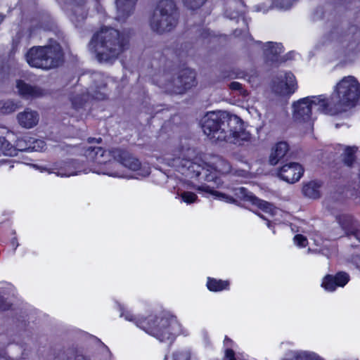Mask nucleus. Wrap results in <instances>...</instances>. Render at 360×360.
Wrapping results in <instances>:
<instances>
[{
    "label": "nucleus",
    "mask_w": 360,
    "mask_h": 360,
    "mask_svg": "<svg viewBox=\"0 0 360 360\" xmlns=\"http://www.w3.org/2000/svg\"><path fill=\"white\" fill-rule=\"evenodd\" d=\"M84 156L86 167L77 160H70L56 162L51 167L34 165V167L41 172L55 174L60 177L91 172L116 178L139 179L150 173L148 166L141 165L138 159L120 148L105 150L101 147L91 146L85 150Z\"/></svg>",
    "instance_id": "obj_1"
},
{
    "label": "nucleus",
    "mask_w": 360,
    "mask_h": 360,
    "mask_svg": "<svg viewBox=\"0 0 360 360\" xmlns=\"http://www.w3.org/2000/svg\"><path fill=\"white\" fill-rule=\"evenodd\" d=\"M204 134L214 141H226L241 145L251 139L243 127L242 120L225 111L207 112L202 119Z\"/></svg>",
    "instance_id": "obj_2"
},
{
    "label": "nucleus",
    "mask_w": 360,
    "mask_h": 360,
    "mask_svg": "<svg viewBox=\"0 0 360 360\" xmlns=\"http://www.w3.org/2000/svg\"><path fill=\"white\" fill-rule=\"evenodd\" d=\"M120 316L160 342L172 341L181 332L180 323L173 316L155 314L137 316L122 307H120Z\"/></svg>",
    "instance_id": "obj_3"
},
{
    "label": "nucleus",
    "mask_w": 360,
    "mask_h": 360,
    "mask_svg": "<svg viewBox=\"0 0 360 360\" xmlns=\"http://www.w3.org/2000/svg\"><path fill=\"white\" fill-rule=\"evenodd\" d=\"M169 165L181 169L182 173L188 172L196 177L203 174L207 181H216L217 173L226 174L231 171L229 163L221 158L213 157L210 162H205L193 149L184 151L181 157L174 158Z\"/></svg>",
    "instance_id": "obj_4"
},
{
    "label": "nucleus",
    "mask_w": 360,
    "mask_h": 360,
    "mask_svg": "<svg viewBox=\"0 0 360 360\" xmlns=\"http://www.w3.org/2000/svg\"><path fill=\"white\" fill-rule=\"evenodd\" d=\"M127 39L120 35L117 30L102 28L92 37L89 48L101 63H110L122 51Z\"/></svg>",
    "instance_id": "obj_5"
},
{
    "label": "nucleus",
    "mask_w": 360,
    "mask_h": 360,
    "mask_svg": "<svg viewBox=\"0 0 360 360\" xmlns=\"http://www.w3.org/2000/svg\"><path fill=\"white\" fill-rule=\"evenodd\" d=\"M359 96L360 84L357 79L353 76L343 77L334 87L330 97H326L330 115H336L352 107Z\"/></svg>",
    "instance_id": "obj_6"
},
{
    "label": "nucleus",
    "mask_w": 360,
    "mask_h": 360,
    "mask_svg": "<svg viewBox=\"0 0 360 360\" xmlns=\"http://www.w3.org/2000/svg\"><path fill=\"white\" fill-rule=\"evenodd\" d=\"M199 191L205 192L210 193L216 197V198L229 203H234L236 202V198L243 200L244 201L250 202L252 205H255L259 207L262 210L266 213L274 216L281 212V211L273 205L262 200L255 197L252 193L248 192L245 188H235L233 189V195L223 193L217 191H214L210 186H202L197 188Z\"/></svg>",
    "instance_id": "obj_7"
},
{
    "label": "nucleus",
    "mask_w": 360,
    "mask_h": 360,
    "mask_svg": "<svg viewBox=\"0 0 360 360\" xmlns=\"http://www.w3.org/2000/svg\"><path fill=\"white\" fill-rule=\"evenodd\" d=\"M25 56L30 66L41 69L57 67L63 60L61 48L56 42L49 46L32 47Z\"/></svg>",
    "instance_id": "obj_8"
},
{
    "label": "nucleus",
    "mask_w": 360,
    "mask_h": 360,
    "mask_svg": "<svg viewBox=\"0 0 360 360\" xmlns=\"http://www.w3.org/2000/svg\"><path fill=\"white\" fill-rule=\"evenodd\" d=\"M327 103L326 96L323 95L308 96L293 103L292 117L294 121L300 124L305 123L311 127L313 110L330 115Z\"/></svg>",
    "instance_id": "obj_9"
},
{
    "label": "nucleus",
    "mask_w": 360,
    "mask_h": 360,
    "mask_svg": "<svg viewBox=\"0 0 360 360\" xmlns=\"http://www.w3.org/2000/svg\"><path fill=\"white\" fill-rule=\"evenodd\" d=\"M175 8L172 0H160L150 20L151 29L160 34L171 31L177 22Z\"/></svg>",
    "instance_id": "obj_10"
},
{
    "label": "nucleus",
    "mask_w": 360,
    "mask_h": 360,
    "mask_svg": "<svg viewBox=\"0 0 360 360\" xmlns=\"http://www.w3.org/2000/svg\"><path fill=\"white\" fill-rule=\"evenodd\" d=\"M195 84V74L191 69L183 70L179 77L172 82H169L163 88L169 93L183 94Z\"/></svg>",
    "instance_id": "obj_11"
},
{
    "label": "nucleus",
    "mask_w": 360,
    "mask_h": 360,
    "mask_svg": "<svg viewBox=\"0 0 360 360\" xmlns=\"http://www.w3.org/2000/svg\"><path fill=\"white\" fill-rule=\"evenodd\" d=\"M296 89V79L291 72L281 73L273 81L272 91L277 95L290 96Z\"/></svg>",
    "instance_id": "obj_12"
},
{
    "label": "nucleus",
    "mask_w": 360,
    "mask_h": 360,
    "mask_svg": "<svg viewBox=\"0 0 360 360\" xmlns=\"http://www.w3.org/2000/svg\"><path fill=\"white\" fill-rule=\"evenodd\" d=\"M303 173L304 169L301 165L297 162H289L280 168L278 175L283 181L294 184L300 180Z\"/></svg>",
    "instance_id": "obj_13"
},
{
    "label": "nucleus",
    "mask_w": 360,
    "mask_h": 360,
    "mask_svg": "<svg viewBox=\"0 0 360 360\" xmlns=\"http://www.w3.org/2000/svg\"><path fill=\"white\" fill-rule=\"evenodd\" d=\"M336 220L346 235L354 236L360 240L359 224L351 215L341 213L336 216Z\"/></svg>",
    "instance_id": "obj_14"
},
{
    "label": "nucleus",
    "mask_w": 360,
    "mask_h": 360,
    "mask_svg": "<svg viewBox=\"0 0 360 360\" xmlns=\"http://www.w3.org/2000/svg\"><path fill=\"white\" fill-rule=\"evenodd\" d=\"M349 275L345 272H339L335 276L327 275L322 281L321 286L326 291L333 292L337 287H344L349 281Z\"/></svg>",
    "instance_id": "obj_15"
},
{
    "label": "nucleus",
    "mask_w": 360,
    "mask_h": 360,
    "mask_svg": "<svg viewBox=\"0 0 360 360\" xmlns=\"http://www.w3.org/2000/svg\"><path fill=\"white\" fill-rule=\"evenodd\" d=\"M17 119L21 127L31 129L37 124L39 117L36 111L26 109L18 114Z\"/></svg>",
    "instance_id": "obj_16"
},
{
    "label": "nucleus",
    "mask_w": 360,
    "mask_h": 360,
    "mask_svg": "<svg viewBox=\"0 0 360 360\" xmlns=\"http://www.w3.org/2000/svg\"><path fill=\"white\" fill-rule=\"evenodd\" d=\"M16 87L19 94L25 98H34L44 95V91L40 88L20 80L17 82Z\"/></svg>",
    "instance_id": "obj_17"
},
{
    "label": "nucleus",
    "mask_w": 360,
    "mask_h": 360,
    "mask_svg": "<svg viewBox=\"0 0 360 360\" xmlns=\"http://www.w3.org/2000/svg\"><path fill=\"white\" fill-rule=\"evenodd\" d=\"M94 79L96 84L90 87L89 94L92 97L97 100H103L105 98V85L104 77L100 74L94 75Z\"/></svg>",
    "instance_id": "obj_18"
},
{
    "label": "nucleus",
    "mask_w": 360,
    "mask_h": 360,
    "mask_svg": "<svg viewBox=\"0 0 360 360\" xmlns=\"http://www.w3.org/2000/svg\"><path fill=\"white\" fill-rule=\"evenodd\" d=\"M136 0H116L117 18L123 20L133 11Z\"/></svg>",
    "instance_id": "obj_19"
},
{
    "label": "nucleus",
    "mask_w": 360,
    "mask_h": 360,
    "mask_svg": "<svg viewBox=\"0 0 360 360\" xmlns=\"http://www.w3.org/2000/svg\"><path fill=\"white\" fill-rule=\"evenodd\" d=\"M288 149V145L285 142L281 141L276 143L273 147L269 156L270 164L276 165L280 160L285 157Z\"/></svg>",
    "instance_id": "obj_20"
},
{
    "label": "nucleus",
    "mask_w": 360,
    "mask_h": 360,
    "mask_svg": "<svg viewBox=\"0 0 360 360\" xmlns=\"http://www.w3.org/2000/svg\"><path fill=\"white\" fill-rule=\"evenodd\" d=\"M321 184L316 181H311L304 184L302 188L303 194L309 198L316 199L320 197Z\"/></svg>",
    "instance_id": "obj_21"
},
{
    "label": "nucleus",
    "mask_w": 360,
    "mask_h": 360,
    "mask_svg": "<svg viewBox=\"0 0 360 360\" xmlns=\"http://www.w3.org/2000/svg\"><path fill=\"white\" fill-rule=\"evenodd\" d=\"M264 54L270 60H274V58L283 52V46L281 44L267 42L262 46Z\"/></svg>",
    "instance_id": "obj_22"
},
{
    "label": "nucleus",
    "mask_w": 360,
    "mask_h": 360,
    "mask_svg": "<svg viewBox=\"0 0 360 360\" xmlns=\"http://www.w3.org/2000/svg\"><path fill=\"white\" fill-rule=\"evenodd\" d=\"M229 283L227 281L217 280L214 278H208L207 282V288L210 291L217 292L228 288Z\"/></svg>",
    "instance_id": "obj_23"
},
{
    "label": "nucleus",
    "mask_w": 360,
    "mask_h": 360,
    "mask_svg": "<svg viewBox=\"0 0 360 360\" xmlns=\"http://www.w3.org/2000/svg\"><path fill=\"white\" fill-rule=\"evenodd\" d=\"M22 142V140H18L17 141L16 146L18 147V150H26L31 148L32 150L41 151L46 148V143L42 140H35L32 142V146H30L28 147L24 146Z\"/></svg>",
    "instance_id": "obj_24"
},
{
    "label": "nucleus",
    "mask_w": 360,
    "mask_h": 360,
    "mask_svg": "<svg viewBox=\"0 0 360 360\" xmlns=\"http://www.w3.org/2000/svg\"><path fill=\"white\" fill-rule=\"evenodd\" d=\"M1 155L6 156H14L17 155L16 148L3 137H0V156Z\"/></svg>",
    "instance_id": "obj_25"
},
{
    "label": "nucleus",
    "mask_w": 360,
    "mask_h": 360,
    "mask_svg": "<svg viewBox=\"0 0 360 360\" xmlns=\"http://www.w3.org/2000/svg\"><path fill=\"white\" fill-rule=\"evenodd\" d=\"M285 360H323L313 352L305 351L295 352L290 359Z\"/></svg>",
    "instance_id": "obj_26"
},
{
    "label": "nucleus",
    "mask_w": 360,
    "mask_h": 360,
    "mask_svg": "<svg viewBox=\"0 0 360 360\" xmlns=\"http://www.w3.org/2000/svg\"><path fill=\"white\" fill-rule=\"evenodd\" d=\"M224 346L225 348V359L226 360H236L235 352L233 349L236 346L233 342L231 339L226 337L224 340Z\"/></svg>",
    "instance_id": "obj_27"
},
{
    "label": "nucleus",
    "mask_w": 360,
    "mask_h": 360,
    "mask_svg": "<svg viewBox=\"0 0 360 360\" xmlns=\"http://www.w3.org/2000/svg\"><path fill=\"white\" fill-rule=\"evenodd\" d=\"M297 0H271V7L281 11L289 9Z\"/></svg>",
    "instance_id": "obj_28"
},
{
    "label": "nucleus",
    "mask_w": 360,
    "mask_h": 360,
    "mask_svg": "<svg viewBox=\"0 0 360 360\" xmlns=\"http://www.w3.org/2000/svg\"><path fill=\"white\" fill-rule=\"evenodd\" d=\"M357 150V148L353 147H346L344 150V162L348 165L351 166L354 160V154Z\"/></svg>",
    "instance_id": "obj_29"
},
{
    "label": "nucleus",
    "mask_w": 360,
    "mask_h": 360,
    "mask_svg": "<svg viewBox=\"0 0 360 360\" xmlns=\"http://www.w3.org/2000/svg\"><path fill=\"white\" fill-rule=\"evenodd\" d=\"M17 109V105L11 100L0 101V111L4 114H9Z\"/></svg>",
    "instance_id": "obj_30"
},
{
    "label": "nucleus",
    "mask_w": 360,
    "mask_h": 360,
    "mask_svg": "<svg viewBox=\"0 0 360 360\" xmlns=\"http://www.w3.org/2000/svg\"><path fill=\"white\" fill-rule=\"evenodd\" d=\"M84 96L77 95L72 98V105L76 110H79L86 106L87 103V97Z\"/></svg>",
    "instance_id": "obj_31"
},
{
    "label": "nucleus",
    "mask_w": 360,
    "mask_h": 360,
    "mask_svg": "<svg viewBox=\"0 0 360 360\" xmlns=\"http://www.w3.org/2000/svg\"><path fill=\"white\" fill-rule=\"evenodd\" d=\"M207 0H182L184 4L190 9H195L202 6Z\"/></svg>",
    "instance_id": "obj_32"
},
{
    "label": "nucleus",
    "mask_w": 360,
    "mask_h": 360,
    "mask_svg": "<svg viewBox=\"0 0 360 360\" xmlns=\"http://www.w3.org/2000/svg\"><path fill=\"white\" fill-rule=\"evenodd\" d=\"M180 196L182 198V200L187 204L195 202L198 198L196 194L189 191H184L181 193Z\"/></svg>",
    "instance_id": "obj_33"
},
{
    "label": "nucleus",
    "mask_w": 360,
    "mask_h": 360,
    "mask_svg": "<svg viewBox=\"0 0 360 360\" xmlns=\"http://www.w3.org/2000/svg\"><path fill=\"white\" fill-rule=\"evenodd\" d=\"M294 244L298 248H304L308 244L307 238L301 234H297L293 238Z\"/></svg>",
    "instance_id": "obj_34"
},
{
    "label": "nucleus",
    "mask_w": 360,
    "mask_h": 360,
    "mask_svg": "<svg viewBox=\"0 0 360 360\" xmlns=\"http://www.w3.org/2000/svg\"><path fill=\"white\" fill-rule=\"evenodd\" d=\"M229 86L231 90L238 91L240 94L244 96L248 95L247 91L243 89L242 85L238 82H231Z\"/></svg>",
    "instance_id": "obj_35"
},
{
    "label": "nucleus",
    "mask_w": 360,
    "mask_h": 360,
    "mask_svg": "<svg viewBox=\"0 0 360 360\" xmlns=\"http://www.w3.org/2000/svg\"><path fill=\"white\" fill-rule=\"evenodd\" d=\"M347 49L350 52H356L360 50V44L359 41L356 39H353L352 41H349Z\"/></svg>",
    "instance_id": "obj_36"
},
{
    "label": "nucleus",
    "mask_w": 360,
    "mask_h": 360,
    "mask_svg": "<svg viewBox=\"0 0 360 360\" xmlns=\"http://www.w3.org/2000/svg\"><path fill=\"white\" fill-rule=\"evenodd\" d=\"M234 175L241 178H248L250 176V172L245 169H239L234 172Z\"/></svg>",
    "instance_id": "obj_37"
},
{
    "label": "nucleus",
    "mask_w": 360,
    "mask_h": 360,
    "mask_svg": "<svg viewBox=\"0 0 360 360\" xmlns=\"http://www.w3.org/2000/svg\"><path fill=\"white\" fill-rule=\"evenodd\" d=\"M174 360H189V355L185 352H178L174 354Z\"/></svg>",
    "instance_id": "obj_38"
},
{
    "label": "nucleus",
    "mask_w": 360,
    "mask_h": 360,
    "mask_svg": "<svg viewBox=\"0 0 360 360\" xmlns=\"http://www.w3.org/2000/svg\"><path fill=\"white\" fill-rule=\"evenodd\" d=\"M1 163L6 167V169L8 171L14 167L13 164L11 162V160H2L1 161Z\"/></svg>",
    "instance_id": "obj_39"
},
{
    "label": "nucleus",
    "mask_w": 360,
    "mask_h": 360,
    "mask_svg": "<svg viewBox=\"0 0 360 360\" xmlns=\"http://www.w3.org/2000/svg\"><path fill=\"white\" fill-rule=\"evenodd\" d=\"M353 262L356 265L358 268H360V257L356 256L353 259Z\"/></svg>",
    "instance_id": "obj_40"
},
{
    "label": "nucleus",
    "mask_w": 360,
    "mask_h": 360,
    "mask_svg": "<svg viewBox=\"0 0 360 360\" xmlns=\"http://www.w3.org/2000/svg\"><path fill=\"white\" fill-rule=\"evenodd\" d=\"M75 360H87V359L85 357L82 356H77L75 358Z\"/></svg>",
    "instance_id": "obj_41"
},
{
    "label": "nucleus",
    "mask_w": 360,
    "mask_h": 360,
    "mask_svg": "<svg viewBox=\"0 0 360 360\" xmlns=\"http://www.w3.org/2000/svg\"><path fill=\"white\" fill-rule=\"evenodd\" d=\"M11 243H12L13 246L15 247V248L18 246V244H15V240H13Z\"/></svg>",
    "instance_id": "obj_42"
},
{
    "label": "nucleus",
    "mask_w": 360,
    "mask_h": 360,
    "mask_svg": "<svg viewBox=\"0 0 360 360\" xmlns=\"http://www.w3.org/2000/svg\"><path fill=\"white\" fill-rule=\"evenodd\" d=\"M266 220H267L266 225H267V226H268L269 228H270V227H271V223H270V221H269V219H266Z\"/></svg>",
    "instance_id": "obj_43"
},
{
    "label": "nucleus",
    "mask_w": 360,
    "mask_h": 360,
    "mask_svg": "<svg viewBox=\"0 0 360 360\" xmlns=\"http://www.w3.org/2000/svg\"><path fill=\"white\" fill-rule=\"evenodd\" d=\"M4 20V16L0 15V23L3 21Z\"/></svg>",
    "instance_id": "obj_44"
},
{
    "label": "nucleus",
    "mask_w": 360,
    "mask_h": 360,
    "mask_svg": "<svg viewBox=\"0 0 360 360\" xmlns=\"http://www.w3.org/2000/svg\"><path fill=\"white\" fill-rule=\"evenodd\" d=\"M79 9H80L79 8H77L75 9V13H79Z\"/></svg>",
    "instance_id": "obj_45"
},
{
    "label": "nucleus",
    "mask_w": 360,
    "mask_h": 360,
    "mask_svg": "<svg viewBox=\"0 0 360 360\" xmlns=\"http://www.w3.org/2000/svg\"><path fill=\"white\" fill-rule=\"evenodd\" d=\"M0 309H1V310H5V309H6V307H2V306H1V305H0Z\"/></svg>",
    "instance_id": "obj_46"
},
{
    "label": "nucleus",
    "mask_w": 360,
    "mask_h": 360,
    "mask_svg": "<svg viewBox=\"0 0 360 360\" xmlns=\"http://www.w3.org/2000/svg\"><path fill=\"white\" fill-rule=\"evenodd\" d=\"M230 18H236V15H230Z\"/></svg>",
    "instance_id": "obj_47"
},
{
    "label": "nucleus",
    "mask_w": 360,
    "mask_h": 360,
    "mask_svg": "<svg viewBox=\"0 0 360 360\" xmlns=\"http://www.w3.org/2000/svg\"><path fill=\"white\" fill-rule=\"evenodd\" d=\"M81 18L84 19V15H82Z\"/></svg>",
    "instance_id": "obj_48"
},
{
    "label": "nucleus",
    "mask_w": 360,
    "mask_h": 360,
    "mask_svg": "<svg viewBox=\"0 0 360 360\" xmlns=\"http://www.w3.org/2000/svg\"><path fill=\"white\" fill-rule=\"evenodd\" d=\"M0 360H5V359H4V357L1 358V359H0Z\"/></svg>",
    "instance_id": "obj_49"
}]
</instances>
